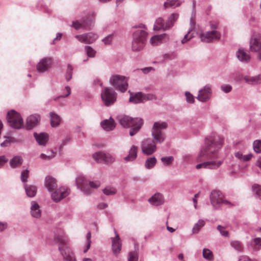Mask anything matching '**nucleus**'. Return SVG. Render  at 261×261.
Returning <instances> with one entry per match:
<instances>
[{
    "label": "nucleus",
    "mask_w": 261,
    "mask_h": 261,
    "mask_svg": "<svg viewBox=\"0 0 261 261\" xmlns=\"http://www.w3.org/2000/svg\"><path fill=\"white\" fill-rule=\"evenodd\" d=\"M167 127L165 122H154L151 129V135L153 138L145 139L141 142V149L143 154L149 155L153 154L156 150V143H161L165 140V135L162 130Z\"/></svg>",
    "instance_id": "f257e3e1"
},
{
    "label": "nucleus",
    "mask_w": 261,
    "mask_h": 261,
    "mask_svg": "<svg viewBox=\"0 0 261 261\" xmlns=\"http://www.w3.org/2000/svg\"><path fill=\"white\" fill-rule=\"evenodd\" d=\"M223 145V140L219 136L206 138L204 145L201 148L197 157L198 162L212 158H216L218 156V151Z\"/></svg>",
    "instance_id": "f03ea898"
},
{
    "label": "nucleus",
    "mask_w": 261,
    "mask_h": 261,
    "mask_svg": "<svg viewBox=\"0 0 261 261\" xmlns=\"http://www.w3.org/2000/svg\"><path fill=\"white\" fill-rule=\"evenodd\" d=\"M119 122L124 127H130L129 135L133 136L141 129L143 120L140 118H132L125 115L119 117Z\"/></svg>",
    "instance_id": "7ed1b4c3"
},
{
    "label": "nucleus",
    "mask_w": 261,
    "mask_h": 261,
    "mask_svg": "<svg viewBox=\"0 0 261 261\" xmlns=\"http://www.w3.org/2000/svg\"><path fill=\"white\" fill-rule=\"evenodd\" d=\"M110 83L115 89L124 93L128 88L127 78L124 76L114 74L110 78Z\"/></svg>",
    "instance_id": "20e7f679"
},
{
    "label": "nucleus",
    "mask_w": 261,
    "mask_h": 261,
    "mask_svg": "<svg viewBox=\"0 0 261 261\" xmlns=\"http://www.w3.org/2000/svg\"><path fill=\"white\" fill-rule=\"evenodd\" d=\"M55 241L58 244V249L62 255L64 261H75V258L72 255V252L65 240L60 237H57L55 238Z\"/></svg>",
    "instance_id": "39448f33"
},
{
    "label": "nucleus",
    "mask_w": 261,
    "mask_h": 261,
    "mask_svg": "<svg viewBox=\"0 0 261 261\" xmlns=\"http://www.w3.org/2000/svg\"><path fill=\"white\" fill-rule=\"evenodd\" d=\"M7 122L9 125L14 129H20L23 125V121L20 114L14 110L7 113Z\"/></svg>",
    "instance_id": "423d86ee"
},
{
    "label": "nucleus",
    "mask_w": 261,
    "mask_h": 261,
    "mask_svg": "<svg viewBox=\"0 0 261 261\" xmlns=\"http://www.w3.org/2000/svg\"><path fill=\"white\" fill-rule=\"evenodd\" d=\"M101 98L104 105L109 107L113 105L116 101L117 94L111 87H105L101 92Z\"/></svg>",
    "instance_id": "0eeeda50"
},
{
    "label": "nucleus",
    "mask_w": 261,
    "mask_h": 261,
    "mask_svg": "<svg viewBox=\"0 0 261 261\" xmlns=\"http://www.w3.org/2000/svg\"><path fill=\"white\" fill-rule=\"evenodd\" d=\"M210 25L211 31H208L200 35L201 40L202 42L208 43L214 40H219L221 38V33L216 31L217 25L215 24H211Z\"/></svg>",
    "instance_id": "6e6552de"
},
{
    "label": "nucleus",
    "mask_w": 261,
    "mask_h": 261,
    "mask_svg": "<svg viewBox=\"0 0 261 261\" xmlns=\"http://www.w3.org/2000/svg\"><path fill=\"white\" fill-rule=\"evenodd\" d=\"M94 160L98 163L112 164L115 161V157L110 153L99 151L93 154Z\"/></svg>",
    "instance_id": "1a4fd4ad"
},
{
    "label": "nucleus",
    "mask_w": 261,
    "mask_h": 261,
    "mask_svg": "<svg viewBox=\"0 0 261 261\" xmlns=\"http://www.w3.org/2000/svg\"><path fill=\"white\" fill-rule=\"evenodd\" d=\"M70 194L69 188L61 187L53 192L51 196L53 200L55 202H58L62 199L66 197Z\"/></svg>",
    "instance_id": "9d476101"
},
{
    "label": "nucleus",
    "mask_w": 261,
    "mask_h": 261,
    "mask_svg": "<svg viewBox=\"0 0 261 261\" xmlns=\"http://www.w3.org/2000/svg\"><path fill=\"white\" fill-rule=\"evenodd\" d=\"M133 28L136 29V30L133 33V39L135 40L136 37L137 40L146 42L148 33L146 31V28L145 25L143 24H140L138 25H135Z\"/></svg>",
    "instance_id": "9b49d317"
},
{
    "label": "nucleus",
    "mask_w": 261,
    "mask_h": 261,
    "mask_svg": "<svg viewBox=\"0 0 261 261\" xmlns=\"http://www.w3.org/2000/svg\"><path fill=\"white\" fill-rule=\"evenodd\" d=\"M250 50L251 51L257 52L261 49V35L253 33L250 40Z\"/></svg>",
    "instance_id": "f8f14e48"
},
{
    "label": "nucleus",
    "mask_w": 261,
    "mask_h": 261,
    "mask_svg": "<svg viewBox=\"0 0 261 261\" xmlns=\"http://www.w3.org/2000/svg\"><path fill=\"white\" fill-rule=\"evenodd\" d=\"M211 96V86L206 85L202 89L199 90L197 99L201 102H206L210 99Z\"/></svg>",
    "instance_id": "ddd939ff"
},
{
    "label": "nucleus",
    "mask_w": 261,
    "mask_h": 261,
    "mask_svg": "<svg viewBox=\"0 0 261 261\" xmlns=\"http://www.w3.org/2000/svg\"><path fill=\"white\" fill-rule=\"evenodd\" d=\"M210 200L212 205L217 208L222 204L223 195L220 191L213 190L210 195Z\"/></svg>",
    "instance_id": "4468645a"
},
{
    "label": "nucleus",
    "mask_w": 261,
    "mask_h": 261,
    "mask_svg": "<svg viewBox=\"0 0 261 261\" xmlns=\"http://www.w3.org/2000/svg\"><path fill=\"white\" fill-rule=\"evenodd\" d=\"M52 64V59L49 57L42 59L37 65V70L38 72L44 73L49 70Z\"/></svg>",
    "instance_id": "2eb2a0df"
},
{
    "label": "nucleus",
    "mask_w": 261,
    "mask_h": 261,
    "mask_svg": "<svg viewBox=\"0 0 261 261\" xmlns=\"http://www.w3.org/2000/svg\"><path fill=\"white\" fill-rule=\"evenodd\" d=\"M75 182L78 189L84 192L86 195L90 194V189L88 186V182L84 176H78L76 179Z\"/></svg>",
    "instance_id": "dca6fc26"
},
{
    "label": "nucleus",
    "mask_w": 261,
    "mask_h": 261,
    "mask_svg": "<svg viewBox=\"0 0 261 261\" xmlns=\"http://www.w3.org/2000/svg\"><path fill=\"white\" fill-rule=\"evenodd\" d=\"M75 37L82 43L90 44L97 39V35L94 33H88L82 35H77Z\"/></svg>",
    "instance_id": "f3484780"
},
{
    "label": "nucleus",
    "mask_w": 261,
    "mask_h": 261,
    "mask_svg": "<svg viewBox=\"0 0 261 261\" xmlns=\"http://www.w3.org/2000/svg\"><path fill=\"white\" fill-rule=\"evenodd\" d=\"M222 161H208L204 162L203 163L197 164L196 166L197 169L201 168L209 169H216L219 168L222 164Z\"/></svg>",
    "instance_id": "a211bd4d"
},
{
    "label": "nucleus",
    "mask_w": 261,
    "mask_h": 261,
    "mask_svg": "<svg viewBox=\"0 0 261 261\" xmlns=\"http://www.w3.org/2000/svg\"><path fill=\"white\" fill-rule=\"evenodd\" d=\"M115 237L112 238V250L114 253L116 255L119 253L121 249L122 244L119 234L115 231Z\"/></svg>",
    "instance_id": "6ab92c4d"
},
{
    "label": "nucleus",
    "mask_w": 261,
    "mask_h": 261,
    "mask_svg": "<svg viewBox=\"0 0 261 261\" xmlns=\"http://www.w3.org/2000/svg\"><path fill=\"white\" fill-rule=\"evenodd\" d=\"M40 120V115L33 114L30 115L27 119V127L28 129H32L39 123Z\"/></svg>",
    "instance_id": "aec40b11"
},
{
    "label": "nucleus",
    "mask_w": 261,
    "mask_h": 261,
    "mask_svg": "<svg viewBox=\"0 0 261 261\" xmlns=\"http://www.w3.org/2000/svg\"><path fill=\"white\" fill-rule=\"evenodd\" d=\"M236 56L238 60L243 63H248L250 60V55L245 50L240 48L236 52Z\"/></svg>",
    "instance_id": "412c9836"
},
{
    "label": "nucleus",
    "mask_w": 261,
    "mask_h": 261,
    "mask_svg": "<svg viewBox=\"0 0 261 261\" xmlns=\"http://www.w3.org/2000/svg\"><path fill=\"white\" fill-rule=\"evenodd\" d=\"M148 202L155 206L162 205L164 202L163 196L160 193H155L149 198Z\"/></svg>",
    "instance_id": "4be33fe9"
},
{
    "label": "nucleus",
    "mask_w": 261,
    "mask_h": 261,
    "mask_svg": "<svg viewBox=\"0 0 261 261\" xmlns=\"http://www.w3.org/2000/svg\"><path fill=\"white\" fill-rule=\"evenodd\" d=\"M44 185L48 191H53L57 187L56 180L53 177L48 176L45 177Z\"/></svg>",
    "instance_id": "5701e85b"
},
{
    "label": "nucleus",
    "mask_w": 261,
    "mask_h": 261,
    "mask_svg": "<svg viewBox=\"0 0 261 261\" xmlns=\"http://www.w3.org/2000/svg\"><path fill=\"white\" fill-rule=\"evenodd\" d=\"M34 137L39 145L44 146L48 140V135L44 133H34Z\"/></svg>",
    "instance_id": "b1692460"
},
{
    "label": "nucleus",
    "mask_w": 261,
    "mask_h": 261,
    "mask_svg": "<svg viewBox=\"0 0 261 261\" xmlns=\"http://www.w3.org/2000/svg\"><path fill=\"white\" fill-rule=\"evenodd\" d=\"M31 214L32 217L36 218H40L41 215V211L39 205L34 201L31 202Z\"/></svg>",
    "instance_id": "393cba45"
},
{
    "label": "nucleus",
    "mask_w": 261,
    "mask_h": 261,
    "mask_svg": "<svg viewBox=\"0 0 261 261\" xmlns=\"http://www.w3.org/2000/svg\"><path fill=\"white\" fill-rule=\"evenodd\" d=\"M179 17V14L177 13H173L171 14L168 18L167 20L165 22V29L168 30L172 28L175 21L177 20Z\"/></svg>",
    "instance_id": "a878e982"
},
{
    "label": "nucleus",
    "mask_w": 261,
    "mask_h": 261,
    "mask_svg": "<svg viewBox=\"0 0 261 261\" xmlns=\"http://www.w3.org/2000/svg\"><path fill=\"white\" fill-rule=\"evenodd\" d=\"M100 124L101 127L107 131L112 130L115 127V121L111 118L102 121Z\"/></svg>",
    "instance_id": "bb28decb"
},
{
    "label": "nucleus",
    "mask_w": 261,
    "mask_h": 261,
    "mask_svg": "<svg viewBox=\"0 0 261 261\" xmlns=\"http://www.w3.org/2000/svg\"><path fill=\"white\" fill-rule=\"evenodd\" d=\"M128 92L130 93V97L129 99V102L134 103L143 102V93L142 92H138L134 94L133 93L130 92V91H128Z\"/></svg>",
    "instance_id": "cd10ccee"
},
{
    "label": "nucleus",
    "mask_w": 261,
    "mask_h": 261,
    "mask_svg": "<svg viewBox=\"0 0 261 261\" xmlns=\"http://www.w3.org/2000/svg\"><path fill=\"white\" fill-rule=\"evenodd\" d=\"M137 147L133 145L130 148L128 154L124 158V160L126 162H130L135 160L137 156Z\"/></svg>",
    "instance_id": "c85d7f7f"
},
{
    "label": "nucleus",
    "mask_w": 261,
    "mask_h": 261,
    "mask_svg": "<svg viewBox=\"0 0 261 261\" xmlns=\"http://www.w3.org/2000/svg\"><path fill=\"white\" fill-rule=\"evenodd\" d=\"M23 161V160L21 156L15 155L10 160L9 164L11 168H16L20 167Z\"/></svg>",
    "instance_id": "c756f323"
},
{
    "label": "nucleus",
    "mask_w": 261,
    "mask_h": 261,
    "mask_svg": "<svg viewBox=\"0 0 261 261\" xmlns=\"http://www.w3.org/2000/svg\"><path fill=\"white\" fill-rule=\"evenodd\" d=\"M24 188L27 196L29 197H34L37 193V188L33 185H29L27 184H24Z\"/></svg>",
    "instance_id": "7c9ffc66"
},
{
    "label": "nucleus",
    "mask_w": 261,
    "mask_h": 261,
    "mask_svg": "<svg viewBox=\"0 0 261 261\" xmlns=\"http://www.w3.org/2000/svg\"><path fill=\"white\" fill-rule=\"evenodd\" d=\"M145 41H142L140 40H137V38H135V40L133 39L132 49L134 51H139L142 50L145 44Z\"/></svg>",
    "instance_id": "2f4dec72"
},
{
    "label": "nucleus",
    "mask_w": 261,
    "mask_h": 261,
    "mask_svg": "<svg viewBox=\"0 0 261 261\" xmlns=\"http://www.w3.org/2000/svg\"><path fill=\"white\" fill-rule=\"evenodd\" d=\"M190 23L191 24V27L188 31V33L184 36V38L181 40V42L182 44H184L186 43L188 41L190 40L191 39L194 37V35L193 34H191V32L194 29L195 22L193 19V18H191Z\"/></svg>",
    "instance_id": "473e14b6"
},
{
    "label": "nucleus",
    "mask_w": 261,
    "mask_h": 261,
    "mask_svg": "<svg viewBox=\"0 0 261 261\" xmlns=\"http://www.w3.org/2000/svg\"><path fill=\"white\" fill-rule=\"evenodd\" d=\"M49 116L51 126L56 127L58 126L61 122L60 116L53 112H50Z\"/></svg>",
    "instance_id": "72a5a7b5"
},
{
    "label": "nucleus",
    "mask_w": 261,
    "mask_h": 261,
    "mask_svg": "<svg viewBox=\"0 0 261 261\" xmlns=\"http://www.w3.org/2000/svg\"><path fill=\"white\" fill-rule=\"evenodd\" d=\"M166 36L167 34L165 33H164L160 35H154L150 38V43L152 45H158L162 42V41L164 38V37Z\"/></svg>",
    "instance_id": "f704fd0d"
},
{
    "label": "nucleus",
    "mask_w": 261,
    "mask_h": 261,
    "mask_svg": "<svg viewBox=\"0 0 261 261\" xmlns=\"http://www.w3.org/2000/svg\"><path fill=\"white\" fill-rule=\"evenodd\" d=\"M179 0H167L164 2V7L165 9L171 8H175L181 4Z\"/></svg>",
    "instance_id": "c9c22d12"
},
{
    "label": "nucleus",
    "mask_w": 261,
    "mask_h": 261,
    "mask_svg": "<svg viewBox=\"0 0 261 261\" xmlns=\"http://www.w3.org/2000/svg\"><path fill=\"white\" fill-rule=\"evenodd\" d=\"M165 23H164L163 19L161 17H159L156 19L153 27V29L156 31H159L160 30L166 31V29H165Z\"/></svg>",
    "instance_id": "e433bc0d"
},
{
    "label": "nucleus",
    "mask_w": 261,
    "mask_h": 261,
    "mask_svg": "<svg viewBox=\"0 0 261 261\" xmlns=\"http://www.w3.org/2000/svg\"><path fill=\"white\" fill-rule=\"evenodd\" d=\"M230 246L238 252H242L243 251V245L240 241L237 240L232 241L230 242Z\"/></svg>",
    "instance_id": "4c0bfd02"
},
{
    "label": "nucleus",
    "mask_w": 261,
    "mask_h": 261,
    "mask_svg": "<svg viewBox=\"0 0 261 261\" xmlns=\"http://www.w3.org/2000/svg\"><path fill=\"white\" fill-rule=\"evenodd\" d=\"M156 163V159L155 157H150L147 159L145 163V167L146 169L152 168Z\"/></svg>",
    "instance_id": "58836bf2"
},
{
    "label": "nucleus",
    "mask_w": 261,
    "mask_h": 261,
    "mask_svg": "<svg viewBox=\"0 0 261 261\" xmlns=\"http://www.w3.org/2000/svg\"><path fill=\"white\" fill-rule=\"evenodd\" d=\"M205 222L203 220H199L198 222L195 224L193 228L192 232L193 233H197L201 228L204 226Z\"/></svg>",
    "instance_id": "ea45409f"
},
{
    "label": "nucleus",
    "mask_w": 261,
    "mask_h": 261,
    "mask_svg": "<svg viewBox=\"0 0 261 261\" xmlns=\"http://www.w3.org/2000/svg\"><path fill=\"white\" fill-rule=\"evenodd\" d=\"M82 23L83 29H90L93 23V20L89 17H86V18H84L82 19Z\"/></svg>",
    "instance_id": "a19ab883"
},
{
    "label": "nucleus",
    "mask_w": 261,
    "mask_h": 261,
    "mask_svg": "<svg viewBox=\"0 0 261 261\" xmlns=\"http://www.w3.org/2000/svg\"><path fill=\"white\" fill-rule=\"evenodd\" d=\"M235 156L240 160L243 161H248L251 159L252 157V154L250 153L243 155L241 152H237L235 153Z\"/></svg>",
    "instance_id": "79ce46f5"
},
{
    "label": "nucleus",
    "mask_w": 261,
    "mask_h": 261,
    "mask_svg": "<svg viewBox=\"0 0 261 261\" xmlns=\"http://www.w3.org/2000/svg\"><path fill=\"white\" fill-rule=\"evenodd\" d=\"M47 154L45 153H41L40 155V158L42 160H51L55 156L56 153L53 150H50V151H47Z\"/></svg>",
    "instance_id": "37998d69"
},
{
    "label": "nucleus",
    "mask_w": 261,
    "mask_h": 261,
    "mask_svg": "<svg viewBox=\"0 0 261 261\" xmlns=\"http://www.w3.org/2000/svg\"><path fill=\"white\" fill-rule=\"evenodd\" d=\"M73 70V68L72 66L70 64H68L67 70L65 75V79L67 81H69L71 79Z\"/></svg>",
    "instance_id": "c03bdc74"
},
{
    "label": "nucleus",
    "mask_w": 261,
    "mask_h": 261,
    "mask_svg": "<svg viewBox=\"0 0 261 261\" xmlns=\"http://www.w3.org/2000/svg\"><path fill=\"white\" fill-rule=\"evenodd\" d=\"M85 50L89 57L94 58L95 56L96 51L90 46L86 45L85 46Z\"/></svg>",
    "instance_id": "a18cd8bd"
},
{
    "label": "nucleus",
    "mask_w": 261,
    "mask_h": 261,
    "mask_svg": "<svg viewBox=\"0 0 261 261\" xmlns=\"http://www.w3.org/2000/svg\"><path fill=\"white\" fill-rule=\"evenodd\" d=\"M252 188L256 196L261 200V186L255 184L252 186Z\"/></svg>",
    "instance_id": "49530a36"
},
{
    "label": "nucleus",
    "mask_w": 261,
    "mask_h": 261,
    "mask_svg": "<svg viewBox=\"0 0 261 261\" xmlns=\"http://www.w3.org/2000/svg\"><path fill=\"white\" fill-rule=\"evenodd\" d=\"M203 257L207 259L211 260L213 258V253L212 252L209 250L208 249L204 248L202 252Z\"/></svg>",
    "instance_id": "de8ad7c7"
},
{
    "label": "nucleus",
    "mask_w": 261,
    "mask_h": 261,
    "mask_svg": "<svg viewBox=\"0 0 261 261\" xmlns=\"http://www.w3.org/2000/svg\"><path fill=\"white\" fill-rule=\"evenodd\" d=\"M138 251L135 250L129 252L128 256V261H138Z\"/></svg>",
    "instance_id": "09e8293b"
},
{
    "label": "nucleus",
    "mask_w": 261,
    "mask_h": 261,
    "mask_svg": "<svg viewBox=\"0 0 261 261\" xmlns=\"http://www.w3.org/2000/svg\"><path fill=\"white\" fill-rule=\"evenodd\" d=\"M161 161L164 165L168 166L171 164L174 161V158L172 156H169L166 157H162L161 159Z\"/></svg>",
    "instance_id": "8fccbe9b"
},
{
    "label": "nucleus",
    "mask_w": 261,
    "mask_h": 261,
    "mask_svg": "<svg viewBox=\"0 0 261 261\" xmlns=\"http://www.w3.org/2000/svg\"><path fill=\"white\" fill-rule=\"evenodd\" d=\"M253 149L256 153L261 152V140H255L253 144Z\"/></svg>",
    "instance_id": "3c124183"
},
{
    "label": "nucleus",
    "mask_w": 261,
    "mask_h": 261,
    "mask_svg": "<svg viewBox=\"0 0 261 261\" xmlns=\"http://www.w3.org/2000/svg\"><path fill=\"white\" fill-rule=\"evenodd\" d=\"M29 171L28 169H25L23 170L20 175V179L22 182H26L28 181V178L29 177Z\"/></svg>",
    "instance_id": "603ef678"
},
{
    "label": "nucleus",
    "mask_w": 261,
    "mask_h": 261,
    "mask_svg": "<svg viewBox=\"0 0 261 261\" xmlns=\"http://www.w3.org/2000/svg\"><path fill=\"white\" fill-rule=\"evenodd\" d=\"M103 192L106 195H113L116 193V190L112 187H106L103 190Z\"/></svg>",
    "instance_id": "864d4df0"
},
{
    "label": "nucleus",
    "mask_w": 261,
    "mask_h": 261,
    "mask_svg": "<svg viewBox=\"0 0 261 261\" xmlns=\"http://www.w3.org/2000/svg\"><path fill=\"white\" fill-rule=\"evenodd\" d=\"M185 96L186 97V101L187 102L189 103H193L195 101L194 97L193 95L189 92L186 91L185 92Z\"/></svg>",
    "instance_id": "5fc2aeb1"
},
{
    "label": "nucleus",
    "mask_w": 261,
    "mask_h": 261,
    "mask_svg": "<svg viewBox=\"0 0 261 261\" xmlns=\"http://www.w3.org/2000/svg\"><path fill=\"white\" fill-rule=\"evenodd\" d=\"M224 228V227L220 225H219L217 226V230L220 232L221 236L224 237H228L229 236V232L227 230H224L223 229Z\"/></svg>",
    "instance_id": "6e6d98bb"
},
{
    "label": "nucleus",
    "mask_w": 261,
    "mask_h": 261,
    "mask_svg": "<svg viewBox=\"0 0 261 261\" xmlns=\"http://www.w3.org/2000/svg\"><path fill=\"white\" fill-rule=\"evenodd\" d=\"M156 99L155 96L152 94H143V101L150 100Z\"/></svg>",
    "instance_id": "4d7b16f0"
},
{
    "label": "nucleus",
    "mask_w": 261,
    "mask_h": 261,
    "mask_svg": "<svg viewBox=\"0 0 261 261\" xmlns=\"http://www.w3.org/2000/svg\"><path fill=\"white\" fill-rule=\"evenodd\" d=\"M112 39L113 34H110L103 38L102 39V41L104 42L105 44L108 45L111 44L112 41Z\"/></svg>",
    "instance_id": "13d9d810"
},
{
    "label": "nucleus",
    "mask_w": 261,
    "mask_h": 261,
    "mask_svg": "<svg viewBox=\"0 0 261 261\" xmlns=\"http://www.w3.org/2000/svg\"><path fill=\"white\" fill-rule=\"evenodd\" d=\"M221 90L225 93H229L232 90V87L230 85H223L221 87Z\"/></svg>",
    "instance_id": "bf43d9fd"
},
{
    "label": "nucleus",
    "mask_w": 261,
    "mask_h": 261,
    "mask_svg": "<svg viewBox=\"0 0 261 261\" xmlns=\"http://www.w3.org/2000/svg\"><path fill=\"white\" fill-rule=\"evenodd\" d=\"M91 232H88L87 234V241H88V244L87 245V246H86V248L84 250V252H86L87 251V250L90 248V244H91Z\"/></svg>",
    "instance_id": "052dcab7"
},
{
    "label": "nucleus",
    "mask_w": 261,
    "mask_h": 261,
    "mask_svg": "<svg viewBox=\"0 0 261 261\" xmlns=\"http://www.w3.org/2000/svg\"><path fill=\"white\" fill-rule=\"evenodd\" d=\"M71 26L75 30H79L81 28H83L82 21L81 22L77 21H73Z\"/></svg>",
    "instance_id": "680f3d73"
},
{
    "label": "nucleus",
    "mask_w": 261,
    "mask_h": 261,
    "mask_svg": "<svg viewBox=\"0 0 261 261\" xmlns=\"http://www.w3.org/2000/svg\"><path fill=\"white\" fill-rule=\"evenodd\" d=\"M238 261H257L256 259H252L247 255H241L239 257Z\"/></svg>",
    "instance_id": "e2e57ef3"
},
{
    "label": "nucleus",
    "mask_w": 261,
    "mask_h": 261,
    "mask_svg": "<svg viewBox=\"0 0 261 261\" xmlns=\"http://www.w3.org/2000/svg\"><path fill=\"white\" fill-rule=\"evenodd\" d=\"M65 89L67 91V94L65 95H60V96H59L56 98H55L54 99V100H57L58 99H59V98L60 97H66L67 96H68V95H69L71 93V90H70V88L68 86H67L66 87H65Z\"/></svg>",
    "instance_id": "0e129e2a"
},
{
    "label": "nucleus",
    "mask_w": 261,
    "mask_h": 261,
    "mask_svg": "<svg viewBox=\"0 0 261 261\" xmlns=\"http://www.w3.org/2000/svg\"><path fill=\"white\" fill-rule=\"evenodd\" d=\"M100 182L98 181H90L88 184V186H90L92 188H97L100 186Z\"/></svg>",
    "instance_id": "69168bd1"
},
{
    "label": "nucleus",
    "mask_w": 261,
    "mask_h": 261,
    "mask_svg": "<svg viewBox=\"0 0 261 261\" xmlns=\"http://www.w3.org/2000/svg\"><path fill=\"white\" fill-rule=\"evenodd\" d=\"M8 161V159L5 155L0 156V168Z\"/></svg>",
    "instance_id": "338daca9"
},
{
    "label": "nucleus",
    "mask_w": 261,
    "mask_h": 261,
    "mask_svg": "<svg viewBox=\"0 0 261 261\" xmlns=\"http://www.w3.org/2000/svg\"><path fill=\"white\" fill-rule=\"evenodd\" d=\"M254 242L256 245L258 246V248H261V238H256L254 239Z\"/></svg>",
    "instance_id": "774afa93"
}]
</instances>
